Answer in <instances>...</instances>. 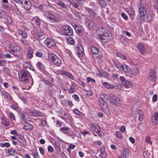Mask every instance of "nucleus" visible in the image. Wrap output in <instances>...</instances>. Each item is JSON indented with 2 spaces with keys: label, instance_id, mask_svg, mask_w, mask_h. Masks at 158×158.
Instances as JSON below:
<instances>
[{
  "label": "nucleus",
  "instance_id": "1",
  "mask_svg": "<svg viewBox=\"0 0 158 158\" xmlns=\"http://www.w3.org/2000/svg\"><path fill=\"white\" fill-rule=\"evenodd\" d=\"M18 76L20 81L27 84L30 88L33 84L32 78L30 73L27 70H23L18 73Z\"/></svg>",
  "mask_w": 158,
  "mask_h": 158
},
{
  "label": "nucleus",
  "instance_id": "2",
  "mask_svg": "<svg viewBox=\"0 0 158 158\" xmlns=\"http://www.w3.org/2000/svg\"><path fill=\"white\" fill-rule=\"evenodd\" d=\"M100 98L99 99V102L100 107L106 114H110L109 107L106 105V102L108 99V96L104 93L100 94Z\"/></svg>",
  "mask_w": 158,
  "mask_h": 158
},
{
  "label": "nucleus",
  "instance_id": "3",
  "mask_svg": "<svg viewBox=\"0 0 158 158\" xmlns=\"http://www.w3.org/2000/svg\"><path fill=\"white\" fill-rule=\"evenodd\" d=\"M146 5L143 0H140L138 3V13L139 16L137 17V19L139 22H141V19H143L146 14V9L145 8Z\"/></svg>",
  "mask_w": 158,
  "mask_h": 158
},
{
  "label": "nucleus",
  "instance_id": "4",
  "mask_svg": "<svg viewBox=\"0 0 158 158\" xmlns=\"http://www.w3.org/2000/svg\"><path fill=\"white\" fill-rule=\"evenodd\" d=\"M48 60L51 62L53 64L57 66H59L61 64L60 59L54 54L48 53Z\"/></svg>",
  "mask_w": 158,
  "mask_h": 158
},
{
  "label": "nucleus",
  "instance_id": "5",
  "mask_svg": "<svg viewBox=\"0 0 158 158\" xmlns=\"http://www.w3.org/2000/svg\"><path fill=\"white\" fill-rule=\"evenodd\" d=\"M9 50L10 52L14 56H19L20 50V48L19 46L10 45L9 47Z\"/></svg>",
  "mask_w": 158,
  "mask_h": 158
},
{
  "label": "nucleus",
  "instance_id": "6",
  "mask_svg": "<svg viewBox=\"0 0 158 158\" xmlns=\"http://www.w3.org/2000/svg\"><path fill=\"white\" fill-rule=\"evenodd\" d=\"M63 35H71L73 34L72 28L68 26H64L61 29Z\"/></svg>",
  "mask_w": 158,
  "mask_h": 158
},
{
  "label": "nucleus",
  "instance_id": "7",
  "mask_svg": "<svg viewBox=\"0 0 158 158\" xmlns=\"http://www.w3.org/2000/svg\"><path fill=\"white\" fill-rule=\"evenodd\" d=\"M148 79L150 81L155 82L156 80V72L155 70L150 69L147 76Z\"/></svg>",
  "mask_w": 158,
  "mask_h": 158
},
{
  "label": "nucleus",
  "instance_id": "8",
  "mask_svg": "<svg viewBox=\"0 0 158 158\" xmlns=\"http://www.w3.org/2000/svg\"><path fill=\"white\" fill-rule=\"evenodd\" d=\"M44 15L46 18L49 19L51 22H52L56 21L57 19L56 17L53 15L50 12L48 11L44 12Z\"/></svg>",
  "mask_w": 158,
  "mask_h": 158
},
{
  "label": "nucleus",
  "instance_id": "9",
  "mask_svg": "<svg viewBox=\"0 0 158 158\" xmlns=\"http://www.w3.org/2000/svg\"><path fill=\"white\" fill-rule=\"evenodd\" d=\"M130 154V151L128 148H124L122 150V152L120 156H119V158H127Z\"/></svg>",
  "mask_w": 158,
  "mask_h": 158
},
{
  "label": "nucleus",
  "instance_id": "10",
  "mask_svg": "<svg viewBox=\"0 0 158 158\" xmlns=\"http://www.w3.org/2000/svg\"><path fill=\"white\" fill-rule=\"evenodd\" d=\"M56 4L59 6L58 7L59 9L63 10L65 11L69 10L68 6L62 1L57 2Z\"/></svg>",
  "mask_w": 158,
  "mask_h": 158
},
{
  "label": "nucleus",
  "instance_id": "11",
  "mask_svg": "<svg viewBox=\"0 0 158 158\" xmlns=\"http://www.w3.org/2000/svg\"><path fill=\"white\" fill-rule=\"evenodd\" d=\"M110 100L111 102L118 105L120 104V101L119 98L114 95H111L110 97Z\"/></svg>",
  "mask_w": 158,
  "mask_h": 158
},
{
  "label": "nucleus",
  "instance_id": "12",
  "mask_svg": "<svg viewBox=\"0 0 158 158\" xmlns=\"http://www.w3.org/2000/svg\"><path fill=\"white\" fill-rule=\"evenodd\" d=\"M44 43L46 46L49 48L54 46L56 44L54 40L51 38H47L45 40Z\"/></svg>",
  "mask_w": 158,
  "mask_h": 158
},
{
  "label": "nucleus",
  "instance_id": "13",
  "mask_svg": "<svg viewBox=\"0 0 158 158\" xmlns=\"http://www.w3.org/2000/svg\"><path fill=\"white\" fill-rule=\"evenodd\" d=\"M132 114L133 115L135 118H137L138 115L139 120V121H141L143 120V112L141 110H138L136 111V113H135L136 114V116L134 115L133 112H132Z\"/></svg>",
  "mask_w": 158,
  "mask_h": 158
},
{
  "label": "nucleus",
  "instance_id": "14",
  "mask_svg": "<svg viewBox=\"0 0 158 158\" xmlns=\"http://www.w3.org/2000/svg\"><path fill=\"white\" fill-rule=\"evenodd\" d=\"M87 10L89 12L91 15V17L94 19L99 20L100 17V16H98V15L92 10L90 8H87Z\"/></svg>",
  "mask_w": 158,
  "mask_h": 158
},
{
  "label": "nucleus",
  "instance_id": "15",
  "mask_svg": "<svg viewBox=\"0 0 158 158\" xmlns=\"http://www.w3.org/2000/svg\"><path fill=\"white\" fill-rule=\"evenodd\" d=\"M18 141L22 145L24 146H26L27 145V143L26 140L24 139L23 136L22 135H19V138H17Z\"/></svg>",
  "mask_w": 158,
  "mask_h": 158
},
{
  "label": "nucleus",
  "instance_id": "16",
  "mask_svg": "<svg viewBox=\"0 0 158 158\" xmlns=\"http://www.w3.org/2000/svg\"><path fill=\"white\" fill-rule=\"evenodd\" d=\"M100 151L99 154L98 155V156L100 158H105L106 157V155L103 146L100 148Z\"/></svg>",
  "mask_w": 158,
  "mask_h": 158
},
{
  "label": "nucleus",
  "instance_id": "17",
  "mask_svg": "<svg viewBox=\"0 0 158 158\" xmlns=\"http://www.w3.org/2000/svg\"><path fill=\"white\" fill-rule=\"evenodd\" d=\"M139 73V69L135 66L132 67L131 69V73L133 76H136Z\"/></svg>",
  "mask_w": 158,
  "mask_h": 158
},
{
  "label": "nucleus",
  "instance_id": "18",
  "mask_svg": "<svg viewBox=\"0 0 158 158\" xmlns=\"http://www.w3.org/2000/svg\"><path fill=\"white\" fill-rule=\"evenodd\" d=\"M137 47L142 54H144L145 52L146 49L142 44L140 43L137 44Z\"/></svg>",
  "mask_w": 158,
  "mask_h": 158
},
{
  "label": "nucleus",
  "instance_id": "19",
  "mask_svg": "<svg viewBox=\"0 0 158 158\" xmlns=\"http://www.w3.org/2000/svg\"><path fill=\"white\" fill-rule=\"evenodd\" d=\"M122 68V70L124 71V73L129 74L130 73L131 69L130 68L127 64H123Z\"/></svg>",
  "mask_w": 158,
  "mask_h": 158
},
{
  "label": "nucleus",
  "instance_id": "20",
  "mask_svg": "<svg viewBox=\"0 0 158 158\" xmlns=\"http://www.w3.org/2000/svg\"><path fill=\"white\" fill-rule=\"evenodd\" d=\"M91 126L93 130H94L97 133L99 134L100 132V127L98 125L92 124Z\"/></svg>",
  "mask_w": 158,
  "mask_h": 158
},
{
  "label": "nucleus",
  "instance_id": "21",
  "mask_svg": "<svg viewBox=\"0 0 158 158\" xmlns=\"http://www.w3.org/2000/svg\"><path fill=\"white\" fill-rule=\"evenodd\" d=\"M77 53L79 56H82L84 53V50L83 47L81 45L79 46L77 48Z\"/></svg>",
  "mask_w": 158,
  "mask_h": 158
},
{
  "label": "nucleus",
  "instance_id": "22",
  "mask_svg": "<svg viewBox=\"0 0 158 158\" xmlns=\"http://www.w3.org/2000/svg\"><path fill=\"white\" fill-rule=\"evenodd\" d=\"M76 85L75 84L72 83L70 85V88L68 89V93L69 94H72L76 90Z\"/></svg>",
  "mask_w": 158,
  "mask_h": 158
},
{
  "label": "nucleus",
  "instance_id": "23",
  "mask_svg": "<svg viewBox=\"0 0 158 158\" xmlns=\"http://www.w3.org/2000/svg\"><path fill=\"white\" fill-rule=\"evenodd\" d=\"M105 32V30L104 31V32L102 34L103 35V37L105 38V40H106L107 41H109V40H110L111 36L109 35L110 32L108 31L107 32V30L106 29Z\"/></svg>",
  "mask_w": 158,
  "mask_h": 158
},
{
  "label": "nucleus",
  "instance_id": "24",
  "mask_svg": "<svg viewBox=\"0 0 158 158\" xmlns=\"http://www.w3.org/2000/svg\"><path fill=\"white\" fill-rule=\"evenodd\" d=\"M86 25L89 29H92L95 26V24L92 21H88L86 22Z\"/></svg>",
  "mask_w": 158,
  "mask_h": 158
},
{
  "label": "nucleus",
  "instance_id": "25",
  "mask_svg": "<svg viewBox=\"0 0 158 158\" xmlns=\"http://www.w3.org/2000/svg\"><path fill=\"white\" fill-rule=\"evenodd\" d=\"M113 63L115 66V67L119 70H122V66L123 64H121L118 61L114 60L113 61Z\"/></svg>",
  "mask_w": 158,
  "mask_h": 158
},
{
  "label": "nucleus",
  "instance_id": "26",
  "mask_svg": "<svg viewBox=\"0 0 158 158\" xmlns=\"http://www.w3.org/2000/svg\"><path fill=\"white\" fill-rule=\"evenodd\" d=\"M123 85L126 88H130L132 86V83L127 80L123 81Z\"/></svg>",
  "mask_w": 158,
  "mask_h": 158
},
{
  "label": "nucleus",
  "instance_id": "27",
  "mask_svg": "<svg viewBox=\"0 0 158 158\" xmlns=\"http://www.w3.org/2000/svg\"><path fill=\"white\" fill-rule=\"evenodd\" d=\"M61 74H64L68 77L70 79L73 80L74 77L70 73L64 71H62L61 72Z\"/></svg>",
  "mask_w": 158,
  "mask_h": 158
},
{
  "label": "nucleus",
  "instance_id": "28",
  "mask_svg": "<svg viewBox=\"0 0 158 158\" xmlns=\"http://www.w3.org/2000/svg\"><path fill=\"white\" fill-rule=\"evenodd\" d=\"M146 16L144 17L143 19H141V22L143 20H145L147 22H150L152 19V17L150 14H146Z\"/></svg>",
  "mask_w": 158,
  "mask_h": 158
},
{
  "label": "nucleus",
  "instance_id": "29",
  "mask_svg": "<svg viewBox=\"0 0 158 158\" xmlns=\"http://www.w3.org/2000/svg\"><path fill=\"white\" fill-rule=\"evenodd\" d=\"M18 33L21 35L23 38H26L27 37V34L26 32L24 31H23L22 30L19 29L17 31Z\"/></svg>",
  "mask_w": 158,
  "mask_h": 158
},
{
  "label": "nucleus",
  "instance_id": "30",
  "mask_svg": "<svg viewBox=\"0 0 158 158\" xmlns=\"http://www.w3.org/2000/svg\"><path fill=\"white\" fill-rule=\"evenodd\" d=\"M1 93L2 95L7 99L9 100H12V98L8 93L4 91H2Z\"/></svg>",
  "mask_w": 158,
  "mask_h": 158
},
{
  "label": "nucleus",
  "instance_id": "31",
  "mask_svg": "<svg viewBox=\"0 0 158 158\" xmlns=\"http://www.w3.org/2000/svg\"><path fill=\"white\" fill-rule=\"evenodd\" d=\"M23 128L26 130H31L33 128L32 126L29 123L26 122L24 124Z\"/></svg>",
  "mask_w": 158,
  "mask_h": 158
},
{
  "label": "nucleus",
  "instance_id": "32",
  "mask_svg": "<svg viewBox=\"0 0 158 158\" xmlns=\"http://www.w3.org/2000/svg\"><path fill=\"white\" fill-rule=\"evenodd\" d=\"M90 50L92 53L94 55H97L99 53V50L97 48L92 46L91 47Z\"/></svg>",
  "mask_w": 158,
  "mask_h": 158
},
{
  "label": "nucleus",
  "instance_id": "33",
  "mask_svg": "<svg viewBox=\"0 0 158 158\" xmlns=\"http://www.w3.org/2000/svg\"><path fill=\"white\" fill-rule=\"evenodd\" d=\"M70 128L68 127H64L60 129V131L66 135L69 134V130Z\"/></svg>",
  "mask_w": 158,
  "mask_h": 158
},
{
  "label": "nucleus",
  "instance_id": "34",
  "mask_svg": "<svg viewBox=\"0 0 158 158\" xmlns=\"http://www.w3.org/2000/svg\"><path fill=\"white\" fill-rule=\"evenodd\" d=\"M1 123L2 124L6 126H8L9 124V122L7 121L4 117H2L1 118Z\"/></svg>",
  "mask_w": 158,
  "mask_h": 158
},
{
  "label": "nucleus",
  "instance_id": "35",
  "mask_svg": "<svg viewBox=\"0 0 158 158\" xmlns=\"http://www.w3.org/2000/svg\"><path fill=\"white\" fill-rule=\"evenodd\" d=\"M103 85L106 88L108 89H113L114 88V86L110 84L107 82H104L103 84Z\"/></svg>",
  "mask_w": 158,
  "mask_h": 158
},
{
  "label": "nucleus",
  "instance_id": "36",
  "mask_svg": "<svg viewBox=\"0 0 158 158\" xmlns=\"http://www.w3.org/2000/svg\"><path fill=\"white\" fill-rule=\"evenodd\" d=\"M116 55L118 57L120 58L122 60H126L127 59L126 57L123 54L120 52H118L116 53Z\"/></svg>",
  "mask_w": 158,
  "mask_h": 158
},
{
  "label": "nucleus",
  "instance_id": "37",
  "mask_svg": "<svg viewBox=\"0 0 158 158\" xmlns=\"http://www.w3.org/2000/svg\"><path fill=\"white\" fill-rule=\"evenodd\" d=\"M13 4L15 6V7L12 9L13 12L15 13L17 15L20 14V12L19 9L16 6L15 4V3H14Z\"/></svg>",
  "mask_w": 158,
  "mask_h": 158
},
{
  "label": "nucleus",
  "instance_id": "38",
  "mask_svg": "<svg viewBox=\"0 0 158 158\" xmlns=\"http://www.w3.org/2000/svg\"><path fill=\"white\" fill-rule=\"evenodd\" d=\"M67 39L68 41L70 44L72 45L74 43V39L71 37H69Z\"/></svg>",
  "mask_w": 158,
  "mask_h": 158
},
{
  "label": "nucleus",
  "instance_id": "39",
  "mask_svg": "<svg viewBox=\"0 0 158 158\" xmlns=\"http://www.w3.org/2000/svg\"><path fill=\"white\" fill-rule=\"evenodd\" d=\"M31 153L33 157L35 158H37L38 157L39 154L35 150H33L31 152Z\"/></svg>",
  "mask_w": 158,
  "mask_h": 158
},
{
  "label": "nucleus",
  "instance_id": "40",
  "mask_svg": "<svg viewBox=\"0 0 158 158\" xmlns=\"http://www.w3.org/2000/svg\"><path fill=\"white\" fill-rule=\"evenodd\" d=\"M10 144L8 142H6L4 143H1L0 144V146L2 147H5L8 148L10 146Z\"/></svg>",
  "mask_w": 158,
  "mask_h": 158
},
{
  "label": "nucleus",
  "instance_id": "41",
  "mask_svg": "<svg viewBox=\"0 0 158 158\" xmlns=\"http://www.w3.org/2000/svg\"><path fill=\"white\" fill-rule=\"evenodd\" d=\"M72 5L75 8L78 9L79 7V5L77 3L75 2H71L70 1V5Z\"/></svg>",
  "mask_w": 158,
  "mask_h": 158
},
{
  "label": "nucleus",
  "instance_id": "42",
  "mask_svg": "<svg viewBox=\"0 0 158 158\" xmlns=\"http://www.w3.org/2000/svg\"><path fill=\"white\" fill-rule=\"evenodd\" d=\"M99 2L100 5H101V6H102V7H106V4L105 1L104 0H102L100 1H99Z\"/></svg>",
  "mask_w": 158,
  "mask_h": 158
},
{
  "label": "nucleus",
  "instance_id": "43",
  "mask_svg": "<svg viewBox=\"0 0 158 158\" xmlns=\"http://www.w3.org/2000/svg\"><path fill=\"white\" fill-rule=\"evenodd\" d=\"M73 12L74 15L75 16L76 19H80V15L78 12L74 10Z\"/></svg>",
  "mask_w": 158,
  "mask_h": 158
},
{
  "label": "nucleus",
  "instance_id": "44",
  "mask_svg": "<svg viewBox=\"0 0 158 158\" xmlns=\"http://www.w3.org/2000/svg\"><path fill=\"white\" fill-rule=\"evenodd\" d=\"M20 41L26 45H29V43L25 39H21Z\"/></svg>",
  "mask_w": 158,
  "mask_h": 158
},
{
  "label": "nucleus",
  "instance_id": "45",
  "mask_svg": "<svg viewBox=\"0 0 158 158\" xmlns=\"http://www.w3.org/2000/svg\"><path fill=\"white\" fill-rule=\"evenodd\" d=\"M46 121L44 119H42L40 121V126L41 125L43 127H44L46 124Z\"/></svg>",
  "mask_w": 158,
  "mask_h": 158
},
{
  "label": "nucleus",
  "instance_id": "46",
  "mask_svg": "<svg viewBox=\"0 0 158 158\" xmlns=\"http://www.w3.org/2000/svg\"><path fill=\"white\" fill-rule=\"evenodd\" d=\"M87 83H89L90 82H91L92 83H94L95 82V81L94 79L90 77H87Z\"/></svg>",
  "mask_w": 158,
  "mask_h": 158
},
{
  "label": "nucleus",
  "instance_id": "47",
  "mask_svg": "<svg viewBox=\"0 0 158 158\" xmlns=\"http://www.w3.org/2000/svg\"><path fill=\"white\" fill-rule=\"evenodd\" d=\"M56 153L58 155H60L61 154V150L60 147L55 148Z\"/></svg>",
  "mask_w": 158,
  "mask_h": 158
},
{
  "label": "nucleus",
  "instance_id": "48",
  "mask_svg": "<svg viewBox=\"0 0 158 158\" xmlns=\"http://www.w3.org/2000/svg\"><path fill=\"white\" fill-rule=\"evenodd\" d=\"M116 136L120 139L122 138V136L120 132L119 131H117L116 132Z\"/></svg>",
  "mask_w": 158,
  "mask_h": 158
},
{
  "label": "nucleus",
  "instance_id": "49",
  "mask_svg": "<svg viewBox=\"0 0 158 158\" xmlns=\"http://www.w3.org/2000/svg\"><path fill=\"white\" fill-rule=\"evenodd\" d=\"M15 150L14 149L10 148L8 150V153L10 155H12L15 152Z\"/></svg>",
  "mask_w": 158,
  "mask_h": 158
},
{
  "label": "nucleus",
  "instance_id": "50",
  "mask_svg": "<svg viewBox=\"0 0 158 158\" xmlns=\"http://www.w3.org/2000/svg\"><path fill=\"white\" fill-rule=\"evenodd\" d=\"M23 7L26 10H29L31 7L30 3L28 4H27L26 5H23Z\"/></svg>",
  "mask_w": 158,
  "mask_h": 158
},
{
  "label": "nucleus",
  "instance_id": "51",
  "mask_svg": "<svg viewBox=\"0 0 158 158\" xmlns=\"http://www.w3.org/2000/svg\"><path fill=\"white\" fill-rule=\"evenodd\" d=\"M53 146L54 147V148H56L60 147V144L59 142H55Z\"/></svg>",
  "mask_w": 158,
  "mask_h": 158
},
{
  "label": "nucleus",
  "instance_id": "52",
  "mask_svg": "<svg viewBox=\"0 0 158 158\" xmlns=\"http://www.w3.org/2000/svg\"><path fill=\"white\" fill-rule=\"evenodd\" d=\"M3 56L6 58H10L12 57L10 53H7L4 54Z\"/></svg>",
  "mask_w": 158,
  "mask_h": 158
},
{
  "label": "nucleus",
  "instance_id": "53",
  "mask_svg": "<svg viewBox=\"0 0 158 158\" xmlns=\"http://www.w3.org/2000/svg\"><path fill=\"white\" fill-rule=\"evenodd\" d=\"M72 97L77 102H79V99L78 96L76 94H73Z\"/></svg>",
  "mask_w": 158,
  "mask_h": 158
},
{
  "label": "nucleus",
  "instance_id": "54",
  "mask_svg": "<svg viewBox=\"0 0 158 158\" xmlns=\"http://www.w3.org/2000/svg\"><path fill=\"white\" fill-rule=\"evenodd\" d=\"M7 19L8 24H11L12 22V20L10 16H8L7 17Z\"/></svg>",
  "mask_w": 158,
  "mask_h": 158
},
{
  "label": "nucleus",
  "instance_id": "55",
  "mask_svg": "<svg viewBox=\"0 0 158 158\" xmlns=\"http://www.w3.org/2000/svg\"><path fill=\"white\" fill-rule=\"evenodd\" d=\"M146 141L147 143H149L150 144H152V142L150 140V139L149 136H147L146 138Z\"/></svg>",
  "mask_w": 158,
  "mask_h": 158
},
{
  "label": "nucleus",
  "instance_id": "56",
  "mask_svg": "<svg viewBox=\"0 0 158 158\" xmlns=\"http://www.w3.org/2000/svg\"><path fill=\"white\" fill-rule=\"evenodd\" d=\"M43 81L47 85L51 86H52V84L48 81L45 79H43Z\"/></svg>",
  "mask_w": 158,
  "mask_h": 158
},
{
  "label": "nucleus",
  "instance_id": "57",
  "mask_svg": "<svg viewBox=\"0 0 158 158\" xmlns=\"http://www.w3.org/2000/svg\"><path fill=\"white\" fill-rule=\"evenodd\" d=\"M79 82L78 83L79 84L82 86V87H84L85 86V84L84 82L80 80L79 79H78Z\"/></svg>",
  "mask_w": 158,
  "mask_h": 158
},
{
  "label": "nucleus",
  "instance_id": "58",
  "mask_svg": "<svg viewBox=\"0 0 158 158\" xmlns=\"http://www.w3.org/2000/svg\"><path fill=\"white\" fill-rule=\"evenodd\" d=\"M9 115L10 118L14 120H15V116L12 113H10L9 114Z\"/></svg>",
  "mask_w": 158,
  "mask_h": 158
},
{
  "label": "nucleus",
  "instance_id": "59",
  "mask_svg": "<svg viewBox=\"0 0 158 158\" xmlns=\"http://www.w3.org/2000/svg\"><path fill=\"white\" fill-rule=\"evenodd\" d=\"M5 64V61L2 59H0V66H4Z\"/></svg>",
  "mask_w": 158,
  "mask_h": 158
},
{
  "label": "nucleus",
  "instance_id": "60",
  "mask_svg": "<svg viewBox=\"0 0 158 158\" xmlns=\"http://www.w3.org/2000/svg\"><path fill=\"white\" fill-rule=\"evenodd\" d=\"M119 130L120 131L123 132L126 130V127L125 126H122L120 127Z\"/></svg>",
  "mask_w": 158,
  "mask_h": 158
},
{
  "label": "nucleus",
  "instance_id": "61",
  "mask_svg": "<svg viewBox=\"0 0 158 158\" xmlns=\"http://www.w3.org/2000/svg\"><path fill=\"white\" fill-rule=\"evenodd\" d=\"M67 102L68 105L70 107H71L73 105L72 101H71L69 100H67Z\"/></svg>",
  "mask_w": 158,
  "mask_h": 158
},
{
  "label": "nucleus",
  "instance_id": "62",
  "mask_svg": "<svg viewBox=\"0 0 158 158\" xmlns=\"http://www.w3.org/2000/svg\"><path fill=\"white\" fill-rule=\"evenodd\" d=\"M48 151L50 152H52L53 151V148L51 146H48Z\"/></svg>",
  "mask_w": 158,
  "mask_h": 158
},
{
  "label": "nucleus",
  "instance_id": "63",
  "mask_svg": "<svg viewBox=\"0 0 158 158\" xmlns=\"http://www.w3.org/2000/svg\"><path fill=\"white\" fill-rule=\"evenodd\" d=\"M19 117L21 119H24L25 118V116L23 113H20L19 114Z\"/></svg>",
  "mask_w": 158,
  "mask_h": 158
},
{
  "label": "nucleus",
  "instance_id": "64",
  "mask_svg": "<svg viewBox=\"0 0 158 158\" xmlns=\"http://www.w3.org/2000/svg\"><path fill=\"white\" fill-rule=\"evenodd\" d=\"M154 120H158V112H157L156 113V114L154 115Z\"/></svg>",
  "mask_w": 158,
  "mask_h": 158
}]
</instances>
